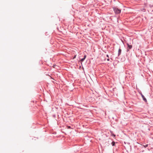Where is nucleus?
<instances>
[{
  "label": "nucleus",
  "mask_w": 153,
  "mask_h": 153,
  "mask_svg": "<svg viewBox=\"0 0 153 153\" xmlns=\"http://www.w3.org/2000/svg\"><path fill=\"white\" fill-rule=\"evenodd\" d=\"M106 57H108V58H109V56L107 54L106 56Z\"/></svg>",
  "instance_id": "nucleus-12"
},
{
  "label": "nucleus",
  "mask_w": 153,
  "mask_h": 153,
  "mask_svg": "<svg viewBox=\"0 0 153 153\" xmlns=\"http://www.w3.org/2000/svg\"><path fill=\"white\" fill-rule=\"evenodd\" d=\"M140 94L141 95L142 97L143 98V100L144 101V102H147V100L146 98L144 96V95L142 94V93H140Z\"/></svg>",
  "instance_id": "nucleus-3"
},
{
  "label": "nucleus",
  "mask_w": 153,
  "mask_h": 153,
  "mask_svg": "<svg viewBox=\"0 0 153 153\" xmlns=\"http://www.w3.org/2000/svg\"><path fill=\"white\" fill-rule=\"evenodd\" d=\"M76 55H75V56H74V57H73V59H74L75 58H76Z\"/></svg>",
  "instance_id": "nucleus-11"
},
{
  "label": "nucleus",
  "mask_w": 153,
  "mask_h": 153,
  "mask_svg": "<svg viewBox=\"0 0 153 153\" xmlns=\"http://www.w3.org/2000/svg\"><path fill=\"white\" fill-rule=\"evenodd\" d=\"M126 43L127 46L126 51L128 52L132 48V45H130L128 43Z\"/></svg>",
  "instance_id": "nucleus-2"
},
{
  "label": "nucleus",
  "mask_w": 153,
  "mask_h": 153,
  "mask_svg": "<svg viewBox=\"0 0 153 153\" xmlns=\"http://www.w3.org/2000/svg\"><path fill=\"white\" fill-rule=\"evenodd\" d=\"M67 127L68 128V129L71 128V127L70 126H67Z\"/></svg>",
  "instance_id": "nucleus-9"
},
{
  "label": "nucleus",
  "mask_w": 153,
  "mask_h": 153,
  "mask_svg": "<svg viewBox=\"0 0 153 153\" xmlns=\"http://www.w3.org/2000/svg\"><path fill=\"white\" fill-rule=\"evenodd\" d=\"M111 135L112 136H114V137H115L116 135L114 134L112 132L111 133Z\"/></svg>",
  "instance_id": "nucleus-7"
},
{
  "label": "nucleus",
  "mask_w": 153,
  "mask_h": 153,
  "mask_svg": "<svg viewBox=\"0 0 153 153\" xmlns=\"http://www.w3.org/2000/svg\"><path fill=\"white\" fill-rule=\"evenodd\" d=\"M115 143L114 141H112L111 143V144L113 146H115Z\"/></svg>",
  "instance_id": "nucleus-5"
},
{
  "label": "nucleus",
  "mask_w": 153,
  "mask_h": 153,
  "mask_svg": "<svg viewBox=\"0 0 153 153\" xmlns=\"http://www.w3.org/2000/svg\"><path fill=\"white\" fill-rule=\"evenodd\" d=\"M121 51H122V50L120 48L119 49L118 51V56H119L120 55V54H121Z\"/></svg>",
  "instance_id": "nucleus-4"
},
{
  "label": "nucleus",
  "mask_w": 153,
  "mask_h": 153,
  "mask_svg": "<svg viewBox=\"0 0 153 153\" xmlns=\"http://www.w3.org/2000/svg\"><path fill=\"white\" fill-rule=\"evenodd\" d=\"M148 144H146V145H143V146L145 147V148H146V147H148Z\"/></svg>",
  "instance_id": "nucleus-8"
},
{
  "label": "nucleus",
  "mask_w": 153,
  "mask_h": 153,
  "mask_svg": "<svg viewBox=\"0 0 153 153\" xmlns=\"http://www.w3.org/2000/svg\"><path fill=\"white\" fill-rule=\"evenodd\" d=\"M113 10L116 14H119L121 12V10L119 9L117 7H113Z\"/></svg>",
  "instance_id": "nucleus-1"
},
{
  "label": "nucleus",
  "mask_w": 153,
  "mask_h": 153,
  "mask_svg": "<svg viewBox=\"0 0 153 153\" xmlns=\"http://www.w3.org/2000/svg\"><path fill=\"white\" fill-rule=\"evenodd\" d=\"M107 60L108 61H109V58L107 59Z\"/></svg>",
  "instance_id": "nucleus-13"
},
{
  "label": "nucleus",
  "mask_w": 153,
  "mask_h": 153,
  "mask_svg": "<svg viewBox=\"0 0 153 153\" xmlns=\"http://www.w3.org/2000/svg\"><path fill=\"white\" fill-rule=\"evenodd\" d=\"M85 59H84L83 58H82V59H81V60H80V61L81 62V64H82V62H83L84 60Z\"/></svg>",
  "instance_id": "nucleus-6"
},
{
  "label": "nucleus",
  "mask_w": 153,
  "mask_h": 153,
  "mask_svg": "<svg viewBox=\"0 0 153 153\" xmlns=\"http://www.w3.org/2000/svg\"><path fill=\"white\" fill-rule=\"evenodd\" d=\"M86 55H85L84 56L83 58H84V59H85V58H86Z\"/></svg>",
  "instance_id": "nucleus-10"
}]
</instances>
